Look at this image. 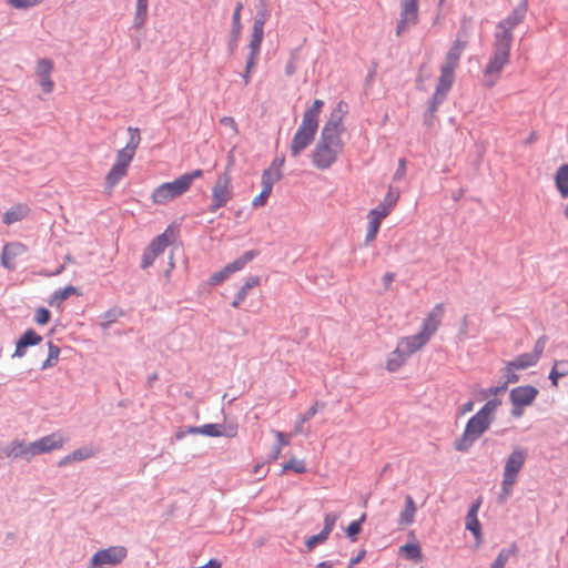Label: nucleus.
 <instances>
[{"label": "nucleus", "instance_id": "obj_44", "mask_svg": "<svg viewBox=\"0 0 568 568\" xmlns=\"http://www.w3.org/2000/svg\"><path fill=\"white\" fill-rule=\"evenodd\" d=\"M546 342L547 337L545 335L540 336L534 345V351L529 353L537 362L540 359L545 351Z\"/></svg>", "mask_w": 568, "mask_h": 568}, {"label": "nucleus", "instance_id": "obj_16", "mask_svg": "<svg viewBox=\"0 0 568 568\" xmlns=\"http://www.w3.org/2000/svg\"><path fill=\"white\" fill-rule=\"evenodd\" d=\"M28 247L20 242L4 244L1 254V264L7 270H14L16 260L27 253Z\"/></svg>", "mask_w": 568, "mask_h": 568}, {"label": "nucleus", "instance_id": "obj_38", "mask_svg": "<svg viewBox=\"0 0 568 568\" xmlns=\"http://www.w3.org/2000/svg\"><path fill=\"white\" fill-rule=\"evenodd\" d=\"M95 448L91 445L80 447L79 449L74 450L72 455L69 457L73 460H84L94 457Z\"/></svg>", "mask_w": 568, "mask_h": 568}, {"label": "nucleus", "instance_id": "obj_20", "mask_svg": "<svg viewBox=\"0 0 568 568\" xmlns=\"http://www.w3.org/2000/svg\"><path fill=\"white\" fill-rule=\"evenodd\" d=\"M428 342L429 338L426 337L423 333L418 332L415 335L402 337L398 341L397 346L409 357L414 353L422 349Z\"/></svg>", "mask_w": 568, "mask_h": 568}, {"label": "nucleus", "instance_id": "obj_46", "mask_svg": "<svg viewBox=\"0 0 568 568\" xmlns=\"http://www.w3.org/2000/svg\"><path fill=\"white\" fill-rule=\"evenodd\" d=\"M43 0H8V3L16 9H28L38 6Z\"/></svg>", "mask_w": 568, "mask_h": 568}, {"label": "nucleus", "instance_id": "obj_49", "mask_svg": "<svg viewBox=\"0 0 568 568\" xmlns=\"http://www.w3.org/2000/svg\"><path fill=\"white\" fill-rule=\"evenodd\" d=\"M337 519H338V515L332 514V513L331 514H326L325 518H324V527H323L322 531H324V534L329 536V534L333 530Z\"/></svg>", "mask_w": 568, "mask_h": 568}, {"label": "nucleus", "instance_id": "obj_59", "mask_svg": "<svg viewBox=\"0 0 568 568\" xmlns=\"http://www.w3.org/2000/svg\"><path fill=\"white\" fill-rule=\"evenodd\" d=\"M234 164H235V158H234L233 150H231L227 154V164L222 173H227L229 176H232V171H233Z\"/></svg>", "mask_w": 568, "mask_h": 568}, {"label": "nucleus", "instance_id": "obj_5", "mask_svg": "<svg viewBox=\"0 0 568 568\" xmlns=\"http://www.w3.org/2000/svg\"><path fill=\"white\" fill-rule=\"evenodd\" d=\"M65 440L67 438L57 432L32 443H13L10 453L13 457L32 458L62 448Z\"/></svg>", "mask_w": 568, "mask_h": 568}, {"label": "nucleus", "instance_id": "obj_30", "mask_svg": "<svg viewBox=\"0 0 568 568\" xmlns=\"http://www.w3.org/2000/svg\"><path fill=\"white\" fill-rule=\"evenodd\" d=\"M555 183L562 197H568V164L559 166L555 174Z\"/></svg>", "mask_w": 568, "mask_h": 568}, {"label": "nucleus", "instance_id": "obj_43", "mask_svg": "<svg viewBox=\"0 0 568 568\" xmlns=\"http://www.w3.org/2000/svg\"><path fill=\"white\" fill-rule=\"evenodd\" d=\"M243 9V4L239 2L234 9L232 22H233V34L235 38H237L242 30V23H241V12Z\"/></svg>", "mask_w": 568, "mask_h": 568}, {"label": "nucleus", "instance_id": "obj_51", "mask_svg": "<svg viewBox=\"0 0 568 568\" xmlns=\"http://www.w3.org/2000/svg\"><path fill=\"white\" fill-rule=\"evenodd\" d=\"M220 123L224 128L230 129L232 131L233 135H237L239 134V125H237V123H236L234 118H232V116H223L220 120Z\"/></svg>", "mask_w": 568, "mask_h": 568}, {"label": "nucleus", "instance_id": "obj_64", "mask_svg": "<svg viewBox=\"0 0 568 568\" xmlns=\"http://www.w3.org/2000/svg\"><path fill=\"white\" fill-rule=\"evenodd\" d=\"M260 285V277L258 276H251L246 280L245 284L243 285L247 291L252 290L255 286Z\"/></svg>", "mask_w": 568, "mask_h": 568}, {"label": "nucleus", "instance_id": "obj_60", "mask_svg": "<svg viewBox=\"0 0 568 568\" xmlns=\"http://www.w3.org/2000/svg\"><path fill=\"white\" fill-rule=\"evenodd\" d=\"M516 369L508 371V363H506L504 367V376L506 377L508 383H516L518 381V376L515 374Z\"/></svg>", "mask_w": 568, "mask_h": 568}, {"label": "nucleus", "instance_id": "obj_41", "mask_svg": "<svg viewBox=\"0 0 568 568\" xmlns=\"http://www.w3.org/2000/svg\"><path fill=\"white\" fill-rule=\"evenodd\" d=\"M60 348L57 345L49 343V354L48 358L42 364V369L53 366L58 362Z\"/></svg>", "mask_w": 568, "mask_h": 568}, {"label": "nucleus", "instance_id": "obj_27", "mask_svg": "<svg viewBox=\"0 0 568 568\" xmlns=\"http://www.w3.org/2000/svg\"><path fill=\"white\" fill-rule=\"evenodd\" d=\"M264 23H265V17L256 18L253 28H252V34L250 40V51H256L260 52V48L262 44V40L264 37Z\"/></svg>", "mask_w": 568, "mask_h": 568}, {"label": "nucleus", "instance_id": "obj_32", "mask_svg": "<svg viewBox=\"0 0 568 568\" xmlns=\"http://www.w3.org/2000/svg\"><path fill=\"white\" fill-rule=\"evenodd\" d=\"M538 362L529 354H520L515 359L508 362V371L509 369H526L528 367H531L536 365Z\"/></svg>", "mask_w": 568, "mask_h": 568}, {"label": "nucleus", "instance_id": "obj_56", "mask_svg": "<svg viewBox=\"0 0 568 568\" xmlns=\"http://www.w3.org/2000/svg\"><path fill=\"white\" fill-rule=\"evenodd\" d=\"M258 54H260V52L250 51V54H248L247 61H246V68H245L247 70V73H252L253 69L255 68L257 59H258Z\"/></svg>", "mask_w": 568, "mask_h": 568}, {"label": "nucleus", "instance_id": "obj_34", "mask_svg": "<svg viewBox=\"0 0 568 568\" xmlns=\"http://www.w3.org/2000/svg\"><path fill=\"white\" fill-rule=\"evenodd\" d=\"M77 293L74 286H65L62 290L55 291L49 301L50 306H59L64 300Z\"/></svg>", "mask_w": 568, "mask_h": 568}, {"label": "nucleus", "instance_id": "obj_37", "mask_svg": "<svg viewBox=\"0 0 568 568\" xmlns=\"http://www.w3.org/2000/svg\"><path fill=\"white\" fill-rule=\"evenodd\" d=\"M54 69V63L51 59L42 58L39 59L36 67V74L39 75H51Z\"/></svg>", "mask_w": 568, "mask_h": 568}, {"label": "nucleus", "instance_id": "obj_25", "mask_svg": "<svg viewBox=\"0 0 568 568\" xmlns=\"http://www.w3.org/2000/svg\"><path fill=\"white\" fill-rule=\"evenodd\" d=\"M284 159L280 161H273L268 169L262 173V187L273 190V185L282 179V165Z\"/></svg>", "mask_w": 568, "mask_h": 568}, {"label": "nucleus", "instance_id": "obj_24", "mask_svg": "<svg viewBox=\"0 0 568 568\" xmlns=\"http://www.w3.org/2000/svg\"><path fill=\"white\" fill-rule=\"evenodd\" d=\"M30 211L31 210L27 203L13 204L2 214V222L6 225L20 222L29 216Z\"/></svg>", "mask_w": 568, "mask_h": 568}, {"label": "nucleus", "instance_id": "obj_36", "mask_svg": "<svg viewBox=\"0 0 568 568\" xmlns=\"http://www.w3.org/2000/svg\"><path fill=\"white\" fill-rule=\"evenodd\" d=\"M518 552L517 545L513 542L508 548H503L497 558L494 560V564L505 567L508 562L509 558L516 556Z\"/></svg>", "mask_w": 568, "mask_h": 568}, {"label": "nucleus", "instance_id": "obj_13", "mask_svg": "<svg viewBox=\"0 0 568 568\" xmlns=\"http://www.w3.org/2000/svg\"><path fill=\"white\" fill-rule=\"evenodd\" d=\"M237 424L234 422H224L223 424H206L203 426H191L186 434L204 435L209 437H235L237 434Z\"/></svg>", "mask_w": 568, "mask_h": 568}, {"label": "nucleus", "instance_id": "obj_10", "mask_svg": "<svg viewBox=\"0 0 568 568\" xmlns=\"http://www.w3.org/2000/svg\"><path fill=\"white\" fill-rule=\"evenodd\" d=\"M526 13H527V2L521 1L518 6H516L511 10V12L507 16V18L501 20L496 26V31H495L494 36L500 37V38L504 37L503 39H508V41L513 42V40H514L513 30L524 21Z\"/></svg>", "mask_w": 568, "mask_h": 568}, {"label": "nucleus", "instance_id": "obj_4", "mask_svg": "<svg viewBox=\"0 0 568 568\" xmlns=\"http://www.w3.org/2000/svg\"><path fill=\"white\" fill-rule=\"evenodd\" d=\"M344 149L342 134L322 129L320 139L312 152V163L318 170H328Z\"/></svg>", "mask_w": 568, "mask_h": 568}, {"label": "nucleus", "instance_id": "obj_3", "mask_svg": "<svg viewBox=\"0 0 568 568\" xmlns=\"http://www.w3.org/2000/svg\"><path fill=\"white\" fill-rule=\"evenodd\" d=\"M323 106L324 101L316 99L304 112L302 123L295 132L290 145L292 156H298L313 142L318 129V119Z\"/></svg>", "mask_w": 568, "mask_h": 568}, {"label": "nucleus", "instance_id": "obj_45", "mask_svg": "<svg viewBox=\"0 0 568 568\" xmlns=\"http://www.w3.org/2000/svg\"><path fill=\"white\" fill-rule=\"evenodd\" d=\"M272 193V190L262 187V191L252 200L253 207H262L267 203V200Z\"/></svg>", "mask_w": 568, "mask_h": 568}, {"label": "nucleus", "instance_id": "obj_1", "mask_svg": "<svg viewBox=\"0 0 568 568\" xmlns=\"http://www.w3.org/2000/svg\"><path fill=\"white\" fill-rule=\"evenodd\" d=\"M501 405L499 398L487 400L484 406L466 423L459 438L455 440V448L459 452L468 450L474 443L483 436L496 419V410Z\"/></svg>", "mask_w": 568, "mask_h": 568}, {"label": "nucleus", "instance_id": "obj_35", "mask_svg": "<svg viewBox=\"0 0 568 568\" xmlns=\"http://www.w3.org/2000/svg\"><path fill=\"white\" fill-rule=\"evenodd\" d=\"M253 257H254V253L252 251L246 252L241 257H239L237 260H235L234 262H232L225 266L226 273H229L231 275L234 272L242 270L245 266V264H247L250 261L253 260Z\"/></svg>", "mask_w": 568, "mask_h": 568}, {"label": "nucleus", "instance_id": "obj_40", "mask_svg": "<svg viewBox=\"0 0 568 568\" xmlns=\"http://www.w3.org/2000/svg\"><path fill=\"white\" fill-rule=\"evenodd\" d=\"M366 519V514H362L358 520L352 521L346 528V535L353 540H356V536L361 532L362 524Z\"/></svg>", "mask_w": 568, "mask_h": 568}, {"label": "nucleus", "instance_id": "obj_18", "mask_svg": "<svg viewBox=\"0 0 568 568\" xmlns=\"http://www.w3.org/2000/svg\"><path fill=\"white\" fill-rule=\"evenodd\" d=\"M455 79V69L444 67L440 68V75L436 85L434 100L442 102L450 90Z\"/></svg>", "mask_w": 568, "mask_h": 568}, {"label": "nucleus", "instance_id": "obj_54", "mask_svg": "<svg viewBox=\"0 0 568 568\" xmlns=\"http://www.w3.org/2000/svg\"><path fill=\"white\" fill-rule=\"evenodd\" d=\"M230 276L229 273H226V270L225 267L216 273H214L211 278H210V283L212 285H219L221 284L223 281H225L227 277Z\"/></svg>", "mask_w": 568, "mask_h": 568}, {"label": "nucleus", "instance_id": "obj_63", "mask_svg": "<svg viewBox=\"0 0 568 568\" xmlns=\"http://www.w3.org/2000/svg\"><path fill=\"white\" fill-rule=\"evenodd\" d=\"M395 280V274L392 272H387L383 275L382 282L385 288H389Z\"/></svg>", "mask_w": 568, "mask_h": 568}, {"label": "nucleus", "instance_id": "obj_15", "mask_svg": "<svg viewBox=\"0 0 568 568\" xmlns=\"http://www.w3.org/2000/svg\"><path fill=\"white\" fill-rule=\"evenodd\" d=\"M467 39V32L462 29L458 33L457 39L454 41L448 52L446 53L445 62L443 64L444 67H448L455 70L458 68L460 57L468 43Z\"/></svg>", "mask_w": 568, "mask_h": 568}, {"label": "nucleus", "instance_id": "obj_12", "mask_svg": "<svg viewBox=\"0 0 568 568\" xmlns=\"http://www.w3.org/2000/svg\"><path fill=\"white\" fill-rule=\"evenodd\" d=\"M419 21L418 0H402L399 20L396 26V36L400 37Z\"/></svg>", "mask_w": 568, "mask_h": 568}, {"label": "nucleus", "instance_id": "obj_8", "mask_svg": "<svg viewBox=\"0 0 568 568\" xmlns=\"http://www.w3.org/2000/svg\"><path fill=\"white\" fill-rule=\"evenodd\" d=\"M232 199V176H229L227 173H221L217 175L212 186V202L209 207L210 212H216L219 209L225 206Z\"/></svg>", "mask_w": 568, "mask_h": 568}, {"label": "nucleus", "instance_id": "obj_26", "mask_svg": "<svg viewBox=\"0 0 568 568\" xmlns=\"http://www.w3.org/2000/svg\"><path fill=\"white\" fill-rule=\"evenodd\" d=\"M481 505L480 498H478L468 510V514L466 516V528L473 532L475 538L479 540L481 538V529L480 524L477 518V514L479 510V507Z\"/></svg>", "mask_w": 568, "mask_h": 568}, {"label": "nucleus", "instance_id": "obj_61", "mask_svg": "<svg viewBox=\"0 0 568 568\" xmlns=\"http://www.w3.org/2000/svg\"><path fill=\"white\" fill-rule=\"evenodd\" d=\"M275 437L277 439L278 448L290 444V436L283 434L282 432H275Z\"/></svg>", "mask_w": 568, "mask_h": 568}, {"label": "nucleus", "instance_id": "obj_31", "mask_svg": "<svg viewBox=\"0 0 568 568\" xmlns=\"http://www.w3.org/2000/svg\"><path fill=\"white\" fill-rule=\"evenodd\" d=\"M408 356L400 351L398 346L389 354L387 362H386V369L388 372H395L399 369L405 362L407 361Z\"/></svg>", "mask_w": 568, "mask_h": 568}, {"label": "nucleus", "instance_id": "obj_33", "mask_svg": "<svg viewBox=\"0 0 568 568\" xmlns=\"http://www.w3.org/2000/svg\"><path fill=\"white\" fill-rule=\"evenodd\" d=\"M148 4L149 0H136V9L134 14L133 26L136 29H141L148 18Z\"/></svg>", "mask_w": 568, "mask_h": 568}, {"label": "nucleus", "instance_id": "obj_29", "mask_svg": "<svg viewBox=\"0 0 568 568\" xmlns=\"http://www.w3.org/2000/svg\"><path fill=\"white\" fill-rule=\"evenodd\" d=\"M399 556L414 562H419L423 559L422 548L418 542L406 544L399 547Z\"/></svg>", "mask_w": 568, "mask_h": 568}, {"label": "nucleus", "instance_id": "obj_58", "mask_svg": "<svg viewBox=\"0 0 568 568\" xmlns=\"http://www.w3.org/2000/svg\"><path fill=\"white\" fill-rule=\"evenodd\" d=\"M564 376L568 375V359L555 361L554 366Z\"/></svg>", "mask_w": 568, "mask_h": 568}, {"label": "nucleus", "instance_id": "obj_2", "mask_svg": "<svg viewBox=\"0 0 568 568\" xmlns=\"http://www.w3.org/2000/svg\"><path fill=\"white\" fill-rule=\"evenodd\" d=\"M129 141L126 145L120 149L115 154V160L105 175V187L112 191L113 187L128 174L131 162L141 143V134L138 128H128Z\"/></svg>", "mask_w": 568, "mask_h": 568}, {"label": "nucleus", "instance_id": "obj_23", "mask_svg": "<svg viewBox=\"0 0 568 568\" xmlns=\"http://www.w3.org/2000/svg\"><path fill=\"white\" fill-rule=\"evenodd\" d=\"M42 342V336L33 329H27L18 339L12 357H22L26 355L27 347L38 345Z\"/></svg>", "mask_w": 568, "mask_h": 568}, {"label": "nucleus", "instance_id": "obj_14", "mask_svg": "<svg viewBox=\"0 0 568 568\" xmlns=\"http://www.w3.org/2000/svg\"><path fill=\"white\" fill-rule=\"evenodd\" d=\"M445 315V305L444 303H437L426 315L424 318L420 333H423L429 339L432 336L438 331L442 325L443 318Z\"/></svg>", "mask_w": 568, "mask_h": 568}, {"label": "nucleus", "instance_id": "obj_21", "mask_svg": "<svg viewBox=\"0 0 568 568\" xmlns=\"http://www.w3.org/2000/svg\"><path fill=\"white\" fill-rule=\"evenodd\" d=\"M388 215L387 211L378 206L367 213L366 242H373L376 239L382 221Z\"/></svg>", "mask_w": 568, "mask_h": 568}, {"label": "nucleus", "instance_id": "obj_19", "mask_svg": "<svg viewBox=\"0 0 568 568\" xmlns=\"http://www.w3.org/2000/svg\"><path fill=\"white\" fill-rule=\"evenodd\" d=\"M178 234V229L170 225L162 234L156 236L146 248L159 256L170 244L175 242Z\"/></svg>", "mask_w": 568, "mask_h": 568}, {"label": "nucleus", "instance_id": "obj_55", "mask_svg": "<svg viewBox=\"0 0 568 568\" xmlns=\"http://www.w3.org/2000/svg\"><path fill=\"white\" fill-rule=\"evenodd\" d=\"M290 470L302 474L306 471V467L305 464H284L282 473L285 474Z\"/></svg>", "mask_w": 568, "mask_h": 568}, {"label": "nucleus", "instance_id": "obj_52", "mask_svg": "<svg viewBox=\"0 0 568 568\" xmlns=\"http://www.w3.org/2000/svg\"><path fill=\"white\" fill-rule=\"evenodd\" d=\"M528 457L527 449L516 448L509 456L507 462H524Z\"/></svg>", "mask_w": 568, "mask_h": 568}, {"label": "nucleus", "instance_id": "obj_50", "mask_svg": "<svg viewBox=\"0 0 568 568\" xmlns=\"http://www.w3.org/2000/svg\"><path fill=\"white\" fill-rule=\"evenodd\" d=\"M39 85L44 93H51L54 89V82L51 79V75H39Z\"/></svg>", "mask_w": 568, "mask_h": 568}, {"label": "nucleus", "instance_id": "obj_9", "mask_svg": "<svg viewBox=\"0 0 568 568\" xmlns=\"http://www.w3.org/2000/svg\"><path fill=\"white\" fill-rule=\"evenodd\" d=\"M539 390L531 385L518 386L510 390L511 415L519 418L524 415L526 407L532 405Z\"/></svg>", "mask_w": 568, "mask_h": 568}, {"label": "nucleus", "instance_id": "obj_62", "mask_svg": "<svg viewBox=\"0 0 568 568\" xmlns=\"http://www.w3.org/2000/svg\"><path fill=\"white\" fill-rule=\"evenodd\" d=\"M405 173H406V161H405V159H399L398 169L395 173V178L398 180L403 179L405 176Z\"/></svg>", "mask_w": 568, "mask_h": 568}, {"label": "nucleus", "instance_id": "obj_53", "mask_svg": "<svg viewBox=\"0 0 568 568\" xmlns=\"http://www.w3.org/2000/svg\"><path fill=\"white\" fill-rule=\"evenodd\" d=\"M156 257L158 256L153 252H151L150 250L146 248L142 256V262H141L142 268H148L149 266H151Z\"/></svg>", "mask_w": 568, "mask_h": 568}, {"label": "nucleus", "instance_id": "obj_42", "mask_svg": "<svg viewBox=\"0 0 568 568\" xmlns=\"http://www.w3.org/2000/svg\"><path fill=\"white\" fill-rule=\"evenodd\" d=\"M397 200H398V194L389 191L386 194L384 201L381 202L377 206L384 211H387V213L390 214V212L393 211V209L395 207V205L397 203Z\"/></svg>", "mask_w": 568, "mask_h": 568}, {"label": "nucleus", "instance_id": "obj_11", "mask_svg": "<svg viewBox=\"0 0 568 568\" xmlns=\"http://www.w3.org/2000/svg\"><path fill=\"white\" fill-rule=\"evenodd\" d=\"M128 556L124 546H111L105 549L98 550L91 558L89 568H104L105 566H116L121 564Z\"/></svg>", "mask_w": 568, "mask_h": 568}, {"label": "nucleus", "instance_id": "obj_28", "mask_svg": "<svg viewBox=\"0 0 568 568\" xmlns=\"http://www.w3.org/2000/svg\"><path fill=\"white\" fill-rule=\"evenodd\" d=\"M417 511L416 504L410 495L405 498V508L400 511L398 524L407 526L414 523L415 515Z\"/></svg>", "mask_w": 568, "mask_h": 568}, {"label": "nucleus", "instance_id": "obj_48", "mask_svg": "<svg viewBox=\"0 0 568 568\" xmlns=\"http://www.w3.org/2000/svg\"><path fill=\"white\" fill-rule=\"evenodd\" d=\"M327 538H328V536L326 534H324V531H321L320 534L311 536L310 538H307V540L305 541V545H306L308 550H312L318 544L324 542Z\"/></svg>", "mask_w": 568, "mask_h": 568}, {"label": "nucleus", "instance_id": "obj_7", "mask_svg": "<svg viewBox=\"0 0 568 568\" xmlns=\"http://www.w3.org/2000/svg\"><path fill=\"white\" fill-rule=\"evenodd\" d=\"M503 38L504 37L500 38L494 36V53L484 70V78L487 87L489 88L495 85L503 69L509 63L510 60V49L513 42Z\"/></svg>", "mask_w": 568, "mask_h": 568}, {"label": "nucleus", "instance_id": "obj_6", "mask_svg": "<svg viewBox=\"0 0 568 568\" xmlns=\"http://www.w3.org/2000/svg\"><path fill=\"white\" fill-rule=\"evenodd\" d=\"M203 171L197 169L185 173L172 182L162 183L152 193L155 204H165L187 192L194 180L201 179Z\"/></svg>", "mask_w": 568, "mask_h": 568}, {"label": "nucleus", "instance_id": "obj_47", "mask_svg": "<svg viewBox=\"0 0 568 568\" xmlns=\"http://www.w3.org/2000/svg\"><path fill=\"white\" fill-rule=\"evenodd\" d=\"M51 314L45 307H39L34 314V322L39 325H45L50 322Z\"/></svg>", "mask_w": 568, "mask_h": 568}, {"label": "nucleus", "instance_id": "obj_22", "mask_svg": "<svg viewBox=\"0 0 568 568\" xmlns=\"http://www.w3.org/2000/svg\"><path fill=\"white\" fill-rule=\"evenodd\" d=\"M521 464H507L504 473L503 488L500 494V501H505L511 494L513 486L517 480V476L520 471Z\"/></svg>", "mask_w": 568, "mask_h": 568}, {"label": "nucleus", "instance_id": "obj_39", "mask_svg": "<svg viewBox=\"0 0 568 568\" xmlns=\"http://www.w3.org/2000/svg\"><path fill=\"white\" fill-rule=\"evenodd\" d=\"M324 403L316 400L302 416H300L297 425L301 426L312 419L320 409L324 408Z\"/></svg>", "mask_w": 568, "mask_h": 568}, {"label": "nucleus", "instance_id": "obj_57", "mask_svg": "<svg viewBox=\"0 0 568 568\" xmlns=\"http://www.w3.org/2000/svg\"><path fill=\"white\" fill-rule=\"evenodd\" d=\"M268 469L266 467V464H255L252 473L256 475L257 479H261L266 476Z\"/></svg>", "mask_w": 568, "mask_h": 568}, {"label": "nucleus", "instance_id": "obj_17", "mask_svg": "<svg viewBox=\"0 0 568 568\" xmlns=\"http://www.w3.org/2000/svg\"><path fill=\"white\" fill-rule=\"evenodd\" d=\"M348 112V105L344 101H339L334 110L331 112L329 119L324 124L323 129H328V131L337 132L343 134L345 128L343 125V121L345 115Z\"/></svg>", "mask_w": 568, "mask_h": 568}]
</instances>
